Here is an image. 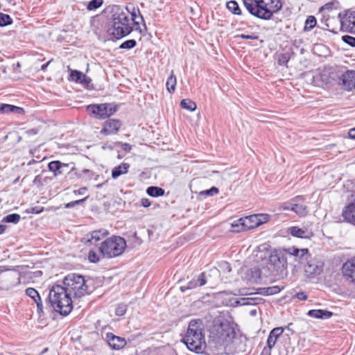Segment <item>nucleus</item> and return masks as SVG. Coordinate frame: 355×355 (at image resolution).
<instances>
[{
    "label": "nucleus",
    "instance_id": "1",
    "mask_svg": "<svg viewBox=\"0 0 355 355\" xmlns=\"http://www.w3.org/2000/svg\"><path fill=\"white\" fill-rule=\"evenodd\" d=\"M106 31L112 40H119L129 35L133 31L130 19V12L116 7L107 23Z\"/></svg>",
    "mask_w": 355,
    "mask_h": 355
},
{
    "label": "nucleus",
    "instance_id": "2",
    "mask_svg": "<svg viewBox=\"0 0 355 355\" xmlns=\"http://www.w3.org/2000/svg\"><path fill=\"white\" fill-rule=\"evenodd\" d=\"M243 3L252 15L263 20L271 19L282 7L280 0H243Z\"/></svg>",
    "mask_w": 355,
    "mask_h": 355
},
{
    "label": "nucleus",
    "instance_id": "3",
    "mask_svg": "<svg viewBox=\"0 0 355 355\" xmlns=\"http://www.w3.org/2000/svg\"><path fill=\"white\" fill-rule=\"evenodd\" d=\"M183 342L190 351L196 353H200L205 349L206 343L202 320H192L189 322Z\"/></svg>",
    "mask_w": 355,
    "mask_h": 355
},
{
    "label": "nucleus",
    "instance_id": "4",
    "mask_svg": "<svg viewBox=\"0 0 355 355\" xmlns=\"http://www.w3.org/2000/svg\"><path fill=\"white\" fill-rule=\"evenodd\" d=\"M63 286L55 285L49 293V302L55 311L67 315L73 309V300Z\"/></svg>",
    "mask_w": 355,
    "mask_h": 355
},
{
    "label": "nucleus",
    "instance_id": "5",
    "mask_svg": "<svg viewBox=\"0 0 355 355\" xmlns=\"http://www.w3.org/2000/svg\"><path fill=\"white\" fill-rule=\"evenodd\" d=\"M88 280L85 277L70 273L63 279V286L73 299H79L90 293Z\"/></svg>",
    "mask_w": 355,
    "mask_h": 355
},
{
    "label": "nucleus",
    "instance_id": "6",
    "mask_svg": "<svg viewBox=\"0 0 355 355\" xmlns=\"http://www.w3.org/2000/svg\"><path fill=\"white\" fill-rule=\"evenodd\" d=\"M342 75V66L325 67L319 73L320 80H307L316 86L332 87L339 84L340 76Z\"/></svg>",
    "mask_w": 355,
    "mask_h": 355
},
{
    "label": "nucleus",
    "instance_id": "7",
    "mask_svg": "<svg viewBox=\"0 0 355 355\" xmlns=\"http://www.w3.org/2000/svg\"><path fill=\"white\" fill-rule=\"evenodd\" d=\"M126 248L125 239L119 236H112L102 242L99 250L107 258H113L122 254Z\"/></svg>",
    "mask_w": 355,
    "mask_h": 355
},
{
    "label": "nucleus",
    "instance_id": "8",
    "mask_svg": "<svg viewBox=\"0 0 355 355\" xmlns=\"http://www.w3.org/2000/svg\"><path fill=\"white\" fill-rule=\"evenodd\" d=\"M87 110L96 119H105L117 111V106L113 103L93 104L88 105Z\"/></svg>",
    "mask_w": 355,
    "mask_h": 355
},
{
    "label": "nucleus",
    "instance_id": "9",
    "mask_svg": "<svg viewBox=\"0 0 355 355\" xmlns=\"http://www.w3.org/2000/svg\"><path fill=\"white\" fill-rule=\"evenodd\" d=\"M338 18L340 23L339 30L355 33V10H348L345 14L339 13Z\"/></svg>",
    "mask_w": 355,
    "mask_h": 355
},
{
    "label": "nucleus",
    "instance_id": "10",
    "mask_svg": "<svg viewBox=\"0 0 355 355\" xmlns=\"http://www.w3.org/2000/svg\"><path fill=\"white\" fill-rule=\"evenodd\" d=\"M287 254L286 248L275 250L270 256L269 261L277 270H285L287 266Z\"/></svg>",
    "mask_w": 355,
    "mask_h": 355
},
{
    "label": "nucleus",
    "instance_id": "11",
    "mask_svg": "<svg viewBox=\"0 0 355 355\" xmlns=\"http://www.w3.org/2000/svg\"><path fill=\"white\" fill-rule=\"evenodd\" d=\"M305 263L304 272L307 277L313 278L322 273L324 263L321 261L309 258Z\"/></svg>",
    "mask_w": 355,
    "mask_h": 355
},
{
    "label": "nucleus",
    "instance_id": "12",
    "mask_svg": "<svg viewBox=\"0 0 355 355\" xmlns=\"http://www.w3.org/2000/svg\"><path fill=\"white\" fill-rule=\"evenodd\" d=\"M339 86L346 91H352L355 89V71L345 70L342 67V75L340 76Z\"/></svg>",
    "mask_w": 355,
    "mask_h": 355
},
{
    "label": "nucleus",
    "instance_id": "13",
    "mask_svg": "<svg viewBox=\"0 0 355 355\" xmlns=\"http://www.w3.org/2000/svg\"><path fill=\"white\" fill-rule=\"evenodd\" d=\"M286 252L288 254L287 255H289L291 257L293 258V261L295 262H297L300 264L305 263V262L307 261L309 258H311L309 251L307 248L299 249L292 246L291 248H286Z\"/></svg>",
    "mask_w": 355,
    "mask_h": 355
},
{
    "label": "nucleus",
    "instance_id": "14",
    "mask_svg": "<svg viewBox=\"0 0 355 355\" xmlns=\"http://www.w3.org/2000/svg\"><path fill=\"white\" fill-rule=\"evenodd\" d=\"M342 272L347 281L355 283V257L348 259L343 263Z\"/></svg>",
    "mask_w": 355,
    "mask_h": 355
},
{
    "label": "nucleus",
    "instance_id": "15",
    "mask_svg": "<svg viewBox=\"0 0 355 355\" xmlns=\"http://www.w3.org/2000/svg\"><path fill=\"white\" fill-rule=\"evenodd\" d=\"M216 331V337L218 340L225 341L227 338L234 336V329L231 327L229 323H220L219 325L215 327Z\"/></svg>",
    "mask_w": 355,
    "mask_h": 355
},
{
    "label": "nucleus",
    "instance_id": "16",
    "mask_svg": "<svg viewBox=\"0 0 355 355\" xmlns=\"http://www.w3.org/2000/svg\"><path fill=\"white\" fill-rule=\"evenodd\" d=\"M304 200L302 196H298L291 200V210L300 217L305 216L308 212L307 207L303 204Z\"/></svg>",
    "mask_w": 355,
    "mask_h": 355
},
{
    "label": "nucleus",
    "instance_id": "17",
    "mask_svg": "<svg viewBox=\"0 0 355 355\" xmlns=\"http://www.w3.org/2000/svg\"><path fill=\"white\" fill-rule=\"evenodd\" d=\"M121 123L119 119H111L104 122L101 134L105 135H114L121 128Z\"/></svg>",
    "mask_w": 355,
    "mask_h": 355
},
{
    "label": "nucleus",
    "instance_id": "18",
    "mask_svg": "<svg viewBox=\"0 0 355 355\" xmlns=\"http://www.w3.org/2000/svg\"><path fill=\"white\" fill-rule=\"evenodd\" d=\"M287 232L294 237L301 239H310L313 235L312 230L307 227L292 226L288 228Z\"/></svg>",
    "mask_w": 355,
    "mask_h": 355
},
{
    "label": "nucleus",
    "instance_id": "19",
    "mask_svg": "<svg viewBox=\"0 0 355 355\" xmlns=\"http://www.w3.org/2000/svg\"><path fill=\"white\" fill-rule=\"evenodd\" d=\"M250 217L241 218L233 221L231 224V231L234 232H241L246 231L254 227V225H250Z\"/></svg>",
    "mask_w": 355,
    "mask_h": 355
},
{
    "label": "nucleus",
    "instance_id": "20",
    "mask_svg": "<svg viewBox=\"0 0 355 355\" xmlns=\"http://www.w3.org/2000/svg\"><path fill=\"white\" fill-rule=\"evenodd\" d=\"M207 283V277L205 272H201L197 277L193 278L189 281L187 286L180 287L182 292H185L187 290L194 289L199 286H204Z\"/></svg>",
    "mask_w": 355,
    "mask_h": 355
},
{
    "label": "nucleus",
    "instance_id": "21",
    "mask_svg": "<svg viewBox=\"0 0 355 355\" xmlns=\"http://www.w3.org/2000/svg\"><path fill=\"white\" fill-rule=\"evenodd\" d=\"M0 284H1L0 287L2 288L7 290L12 288L20 284L19 275L17 272H12L10 275H5L4 282H1Z\"/></svg>",
    "mask_w": 355,
    "mask_h": 355
},
{
    "label": "nucleus",
    "instance_id": "22",
    "mask_svg": "<svg viewBox=\"0 0 355 355\" xmlns=\"http://www.w3.org/2000/svg\"><path fill=\"white\" fill-rule=\"evenodd\" d=\"M106 340L107 344L114 349H121L126 344L124 338L114 336L112 333L106 334Z\"/></svg>",
    "mask_w": 355,
    "mask_h": 355
},
{
    "label": "nucleus",
    "instance_id": "23",
    "mask_svg": "<svg viewBox=\"0 0 355 355\" xmlns=\"http://www.w3.org/2000/svg\"><path fill=\"white\" fill-rule=\"evenodd\" d=\"M50 171L54 173V175H62L64 173L69 167V164L62 163L60 161H52L48 165Z\"/></svg>",
    "mask_w": 355,
    "mask_h": 355
},
{
    "label": "nucleus",
    "instance_id": "24",
    "mask_svg": "<svg viewBox=\"0 0 355 355\" xmlns=\"http://www.w3.org/2000/svg\"><path fill=\"white\" fill-rule=\"evenodd\" d=\"M342 216L349 223L355 222V201L349 203L344 207Z\"/></svg>",
    "mask_w": 355,
    "mask_h": 355
},
{
    "label": "nucleus",
    "instance_id": "25",
    "mask_svg": "<svg viewBox=\"0 0 355 355\" xmlns=\"http://www.w3.org/2000/svg\"><path fill=\"white\" fill-rule=\"evenodd\" d=\"M261 272L259 268H250L245 272L243 279L251 284L257 283L261 279Z\"/></svg>",
    "mask_w": 355,
    "mask_h": 355
},
{
    "label": "nucleus",
    "instance_id": "26",
    "mask_svg": "<svg viewBox=\"0 0 355 355\" xmlns=\"http://www.w3.org/2000/svg\"><path fill=\"white\" fill-rule=\"evenodd\" d=\"M333 315V313L323 309H313L307 312V315L316 319H328Z\"/></svg>",
    "mask_w": 355,
    "mask_h": 355
},
{
    "label": "nucleus",
    "instance_id": "27",
    "mask_svg": "<svg viewBox=\"0 0 355 355\" xmlns=\"http://www.w3.org/2000/svg\"><path fill=\"white\" fill-rule=\"evenodd\" d=\"M283 331L284 330L282 327L274 328L270 332L267 340V345L269 347H273L275 345L277 339L282 335Z\"/></svg>",
    "mask_w": 355,
    "mask_h": 355
},
{
    "label": "nucleus",
    "instance_id": "28",
    "mask_svg": "<svg viewBox=\"0 0 355 355\" xmlns=\"http://www.w3.org/2000/svg\"><path fill=\"white\" fill-rule=\"evenodd\" d=\"M108 234V231L105 229L93 231L90 234V238L87 239V242L90 243L91 244H95L96 242L104 239Z\"/></svg>",
    "mask_w": 355,
    "mask_h": 355
},
{
    "label": "nucleus",
    "instance_id": "29",
    "mask_svg": "<svg viewBox=\"0 0 355 355\" xmlns=\"http://www.w3.org/2000/svg\"><path fill=\"white\" fill-rule=\"evenodd\" d=\"M129 168L130 164L124 162L114 167L112 171V178L113 179H116L120 175L126 174L128 171Z\"/></svg>",
    "mask_w": 355,
    "mask_h": 355
},
{
    "label": "nucleus",
    "instance_id": "30",
    "mask_svg": "<svg viewBox=\"0 0 355 355\" xmlns=\"http://www.w3.org/2000/svg\"><path fill=\"white\" fill-rule=\"evenodd\" d=\"M10 112H17L18 114H21L24 112V110L21 107L9 105V104L0 105V113H10Z\"/></svg>",
    "mask_w": 355,
    "mask_h": 355
},
{
    "label": "nucleus",
    "instance_id": "31",
    "mask_svg": "<svg viewBox=\"0 0 355 355\" xmlns=\"http://www.w3.org/2000/svg\"><path fill=\"white\" fill-rule=\"evenodd\" d=\"M280 291L281 288L278 286H275L268 288H259L257 293L263 295H270L277 294Z\"/></svg>",
    "mask_w": 355,
    "mask_h": 355
},
{
    "label": "nucleus",
    "instance_id": "32",
    "mask_svg": "<svg viewBox=\"0 0 355 355\" xmlns=\"http://www.w3.org/2000/svg\"><path fill=\"white\" fill-rule=\"evenodd\" d=\"M177 83V80L175 76L173 74V72H171V74L168 78L166 83V89L169 93H173L175 90V86Z\"/></svg>",
    "mask_w": 355,
    "mask_h": 355
},
{
    "label": "nucleus",
    "instance_id": "33",
    "mask_svg": "<svg viewBox=\"0 0 355 355\" xmlns=\"http://www.w3.org/2000/svg\"><path fill=\"white\" fill-rule=\"evenodd\" d=\"M180 106L182 109L193 112L196 110V103L191 99L187 98L181 101Z\"/></svg>",
    "mask_w": 355,
    "mask_h": 355
},
{
    "label": "nucleus",
    "instance_id": "34",
    "mask_svg": "<svg viewBox=\"0 0 355 355\" xmlns=\"http://www.w3.org/2000/svg\"><path fill=\"white\" fill-rule=\"evenodd\" d=\"M227 8L234 15H241V10L236 1H229L226 3Z\"/></svg>",
    "mask_w": 355,
    "mask_h": 355
},
{
    "label": "nucleus",
    "instance_id": "35",
    "mask_svg": "<svg viewBox=\"0 0 355 355\" xmlns=\"http://www.w3.org/2000/svg\"><path fill=\"white\" fill-rule=\"evenodd\" d=\"M146 193L151 197H159L164 194V190L160 187L152 186L147 189Z\"/></svg>",
    "mask_w": 355,
    "mask_h": 355
},
{
    "label": "nucleus",
    "instance_id": "36",
    "mask_svg": "<svg viewBox=\"0 0 355 355\" xmlns=\"http://www.w3.org/2000/svg\"><path fill=\"white\" fill-rule=\"evenodd\" d=\"M338 5V2L337 1H332L328 2L320 8V12H329L333 9L336 8Z\"/></svg>",
    "mask_w": 355,
    "mask_h": 355
},
{
    "label": "nucleus",
    "instance_id": "37",
    "mask_svg": "<svg viewBox=\"0 0 355 355\" xmlns=\"http://www.w3.org/2000/svg\"><path fill=\"white\" fill-rule=\"evenodd\" d=\"M316 19L313 16H309L305 21L304 31H310L312 30L316 25Z\"/></svg>",
    "mask_w": 355,
    "mask_h": 355
},
{
    "label": "nucleus",
    "instance_id": "38",
    "mask_svg": "<svg viewBox=\"0 0 355 355\" xmlns=\"http://www.w3.org/2000/svg\"><path fill=\"white\" fill-rule=\"evenodd\" d=\"M250 220L254 222V225H259L268 219V216L266 214H260L250 216Z\"/></svg>",
    "mask_w": 355,
    "mask_h": 355
},
{
    "label": "nucleus",
    "instance_id": "39",
    "mask_svg": "<svg viewBox=\"0 0 355 355\" xmlns=\"http://www.w3.org/2000/svg\"><path fill=\"white\" fill-rule=\"evenodd\" d=\"M70 78L69 80L75 81L76 83H80L83 73L78 70H73L69 69Z\"/></svg>",
    "mask_w": 355,
    "mask_h": 355
},
{
    "label": "nucleus",
    "instance_id": "40",
    "mask_svg": "<svg viewBox=\"0 0 355 355\" xmlns=\"http://www.w3.org/2000/svg\"><path fill=\"white\" fill-rule=\"evenodd\" d=\"M26 293L28 296L31 297L35 302H37V301H40L41 297L38 293V292L33 288H28L26 290Z\"/></svg>",
    "mask_w": 355,
    "mask_h": 355
},
{
    "label": "nucleus",
    "instance_id": "41",
    "mask_svg": "<svg viewBox=\"0 0 355 355\" xmlns=\"http://www.w3.org/2000/svg\"><path fill=\"white\" fill-rule=\"evenodd\" d=\"M20 220V216L18 214H11L5 216L3 221L17 224Z\"/></svg>",
    "mask_w": 355,
    "mask_h": 355
},
{
    "label": "nucleus",
    "instance_id": "42",
    "mask_svg": "<svg viewBox=\"0 0 355 355\" xmlns=\"http://www.w3.org/2000/svg\"><path fill=\"white\" fill-rule=\"evenodd\" d=\"M12 22V20L10 15L0 13V26H6L8 25L11 24Z\"/></svg>",
    "mask_w": 355,
    "mask_h": 355
},
{
    "label": "nucleus",
    "instance_id": "43",
    "mask_svg": "<svg viewBox=\"0 0 355 355\" xmlns=\"http://www.w3.org/2000/svg\"><path fill=\"white\" fill-rule=\"evenodd\" d=\"M103 4V0H92L89 2L87 8L89 10H93L98 8Z\"/></svg>",
    "mask_w": 355,
    "mask_h": 355
},
{
    "label": "nucleus",
    "instance_id": "44",
    "mask_svg": "<svg viewBox=\"0 0 355 355\" xmlns=\"http://www.w3.org/2000/svg\"><path fill=\"white\" fill-rule=\"evenodd\" d=\"M137 44V42L135 40H128L123 42L119 48L123 49H131L134 48Z\"/></svg>",
    "mask_w": 355,
    "mask_h": 355
},
{
    "label": "nucleus",
    "instance_id": "45",
    "mask_svg": "<svg viewBox=\"0 0 355 355\" xmlns=\"http://www.w3.org/2000/svg\"><path fill=\"white\" fill-rule=\"evenodd\" d=\"M88 259L92 263H97L99 261L100 257L96 252L90 250L88 254Z\"/></svg>",
    "mask_w": 355,
    "mask_h": 355
},
{
    "label": "nucleus",
    "instance_id": "46",
    "mask_svg": "<svg viewBox=\"0 0 355 355\" xmlns=\"http://www.w3.org/2000/svg\"><path fill=\"white\" fill-rule=\"evenodd\" d=\"M342 40L349 46L355 47V37L349 35H344L343 36Z\"/></svg>",
    "mask_w": 355,
    "mask_h": 355
},
{
    "label": "nucleus",
    "instance_id": "47",
    "mask_svg": "<svg viewBox=\"0 0 355 355\" xmlns=\"http://www.w3.org/2000/svg\"><path fill=\"white\" fill-rule=\"evenodd\" d=\"M255 299L252 297L242 298L241 301H237L236 303L241 305L254 304Z\"/></svg>",
    "mask_w": 355,
    "mask_h": 355
},
{
    "label": "nucleus",
    "instance_id": "48",
    "mask_svg": "<svg viewBox=\"0 0 355 355\" xmlns=\"http://www.w3.org/2000/svg\"><path fill=\"white\" fill-rule=\"evenodd\" d=\"M44 210L43 207L37 206V207H33L28 209H26V212L28 214H40Z\"/></svg>",
    "mask_w": 355,
    "mask_h": 355
},
{
    "label": "nucleus",
    "instance_id": "49",
    "mask_svg": "<svg viewBox=\"0 0 355 355\" xmlns=\"http://www.w3.org/2000/svg\"><path fill=\"white\" fill-rule=\"evenodd\" d=\"M126 306L124 305V304H119L116 309V311H115V313L117 315H123L125 312H126Z\"/></svg>",
    "mask_w": 355,
    "mask_h": 355
},
{
    "label": "nucleus",
    "instance_id": "50",
    "mask_svg": "<svg viewBox=\"0 0 355 355\" xmlns=\"http://www.w3.org/2000/svg\"><path fill=\"white\" fill-rule=\"evenodd\" d=\"M137 13L140 14V12L139 10L137 11L134 10L132 12L130 13V19H131V26H138L139 22L136 21L137 18Z\"/></svg>",
    "mask_w": 355,
    "mask_h": 355
},
{
    "label": "nucleus",
    "instance_id": "51",
    "mask_svg": "<svg viewBox=\"0 0 355 355\" xmlns=\"http://www.w3.org/2000/svg\"><path fill=\"white\" fill-rule=\"evenodd\" d=\"M87 198V197H85L83 199H80V200H74V201H72V202H70L67 204L65 205V207L66 208H71V207H73L74 206L77 205H79L82 202H83L84 201H85V200Z\"/></svg>",
    "mask_w": 355,
    "mask_h": 355
},
{
    "label": "nucleus",
    "instance_id": "52",
    "mask_svg": "<svg viewBox=\"0 0 355 355\" xmlns=\"http://www.w3.org/2000/svg\"><path fill=\"white\" fill-rule=\"evenodd\" d=\"M218 192H219L218 189L213 187L210 189H207L205 191H202V193H205L207 196H214V195L218 193Z\"/></svg>",
    "mask_w": 355,
    "mask_h": 355
},
{
    "label": "nucleus",
    "instance_id": "53",
    "mask_svg": "<svg viewBox=\"0 0 355 355\" xmlns=\"http://www.w3.org/2000/svg\"><path fill=\"white\" fill-rule=\"evenodd\" d=\"M294 297L300 300H307V295L304 292H299L294 295Z\"/></svg>",
    "mask_w": 355,
    "mask_h": 355
},
{
    "label": "nucleus",
    "instance_id": "54",
    "mask_svg": "<svg viewBox=\"0 0 355 355\" xmlns=\"http://www.w3.org/2000/svg\"><path fill=\"white\" fill-rule=\"evenodd\" d=\"M239 37H240L243 39H246V40H257L258 39V36L255 35L254 34H252V35L241 34Z\"/></svg>",
    "mask_w": 355,
    "mask_h": 355
},
{
    "label": "nucleus",
    "instance_id": "55",
    "mask_svg": "<svg viewBox=\"0 0 355 355\" xmlns=\"http://www.w3.org/2000/svg\"><path fill=\"white\" fill-rule=\"evenodd\" d=\"M288 59H289V58L286 54H283L279 58V62L280 64H286L288 61Z\"/></svg>",
    "mask_w": 355,
    "mask_h": 355
},
{
    "label": "nucleus",
    "instance_id": "56",
    "mask_svg": "<svg viewBox=\"0 0 355 355\" xmlns=\"http://www.w3.org/2000/svg\"><path fill=\"white\" fill-rule=\"evenodd\" d=\"M91 82V78L83 74L80 83L87 85Z\"/></svg>",
    "mask_w": 355,
    "mask_h": 355
},
{
    "label": "nucleus",
    "instance_id": "57",
    "mask_svg": "<svg viewBox=\"0 0 355 355\" xmlns=\"http://www.w3.org/2000/svg\"><path fill=\"white\" fill-rule=\"evenodd\" d=\"M272 347H269L268 345L265 347L260 355H270V351Z\"/></svg>",
    "mask_w": 355,
    "mask_h": 355
},
{
    "label": "nucleus",
    "instance_id": "58",
    "mask_svg": "<svg viewBox=\"0 0 355 355\" xmlns=\"http://www.w3.org/2000/svg\"><path fill=\"white\" fill-rule=\"evenodd\" d=\"M141 204L144 207H148L151 205L150 200L147 198H142L141 200Z\"/></svg>",
    "mask_w": 355,
    "mask_h": 355
},
{
    "label": "nucleus",
    "instance_id": "59",
    "mask_svg": "<svg viewBox=\"0 0 355 355\" xmlns=\"http://www.w3.org/2000/svg\"><path fill=\"white\" fill-rule=\"evenodd\" d=\"M35 303L37 304V311L39 313H42L43 311V305H42V300H40V301H37Z\"/></svg>",
    "mask_w": 355,
    "mask_h": 355
},
{
    "label": "nucleus",
    "instance_id": "60",
    "mask_svg": "<svg viewBox=\"0 0 355 355\" xmlns=\"http://www.w3.org/2000/svg\"><path fill=\"white\" fill-rule=\"evenodd\" d=\"M282 209L283 210H291V201L288 202H285L282 205Z\"/></svg>",
    "mask_w": 355,
    "mask_h": 355
},
{
    "label": "nucleus",
    "instance_id": "61",
    "mask_svg": "<svg viewBox=\"0 0 355 355\" xmlns=\"http://www.w3.org/2000/svg\"><path fill=\"white\" fill-rule=\"evenodd\" d=\"M86 191H87V188L83 187V188L79 189L77 191H75L74 193H78L79 195H84Z\"/></svg>",
    "mask_w": 355,
    "mask_h": 355
},
{
    "label": "nucleus",
    "instance_id": "62",
    "mask_svg": "<svg viewBox=\"0 0 355 355\" xmlns=\"http://www.w3.org/2000/svg\"><path fill=\"white\" fill-rule=\"evenodd\" d=\"M348 135L349 138L355 139V128L350 129Z\"/></svg>",
    "mask_w": 355,
    "mask_h": 355
},
{
    "label": "nucleus",
    "instance_id": "63",
    "mask_svg": "<svg viewBox=\"0 0 355 355\" xmlns=\"http://www.w3.org/2000/svg\"><path fill=\"white\" fill-rule=\"evenodd\" d=\"M122 149L125 151H130L131 150V146L128 144H122Z\"/></svg>",
    "mask_w": 355,
    "mask_h": 355
},
{
    "label": "nucleus",
    "instance_id": "64",
    "mask_svg": "<svg viewBox=\"0 0 355 355\" xmlns=\"http://www.w3.org/2000/svg\"><path fill=\"white\" fill-rule=\"evenodd\" d=\"M224 268L228 270V272H230L231 271V268H230V264L227 263V262H224L223 263Z\"/></svg>",
    "mask_w": 355,
    "mask_h": 355
}]
</instances>
